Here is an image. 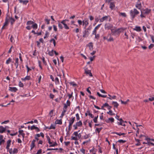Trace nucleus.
Instances as JSON below:
<instances>
[{"label": "nucleus", "instance_id": "f257e3e1", "mask_svg": "<svg viewBox=\"0 0 154 154\" xmlns=\"http://www.w3.org/2000/svg\"><path fill=\"white\" fill-rule=\"evenodd\" d=\"M130 14L131 17L133 19L136 15L139 14V12L135 8L133 10H131L130 12Z\"/></svg>", "mask_w": 154, "mask_h": 154}, {"label": "nucleus", "instance_id": "f03ea898", "mask_svg": "<svg viewBox=\"0 0 154 154\" xmlns=\"http://www.w3.org/2000/svg\"><path fill=\"white\" fill-rule=\"evenodd\" d=\"M75 117H73L70 119L69 120V125L68 126L69 130L70 131L71 130L72 128V126L75 121Z\"/></svg>", "mask_w": 154, "mask_h": 154}, {"label": "nucleus", "instance_id": "7ed1b4c3", "mask_svg": "<svg viewBox=\"0 0 154 154\" xmlns=\"http://www.w3.org/2000/svg\"><path fill=\"white\" fill-rule=\"evenodd\" d=\"M82 125V123L81 121H79L78 122H76L75 124L73 125V127L75 130H76L78 128V127H81Z\"/></svg>", "mask_w": 154, "mask_h": 154}, {"label": "nucleus", "instance_id": "20e7f679", "mask_svg": "<svg viewBox=\"0 0 154 154\" xmlns=\"http://www.w3.org/2000/svg\"><path fill=\"white\" fill-rule=\"evenodd\" d=\"M123 30H124V29L122 28H120L116 29H111L112 32L113 33L118 32V33H119Z\"/></svg>", "mask_w": 154, "mask_h": 154}, {"label": "nucleus", "instance_id": "39448f33", "mask_svg": "<svg viewBox=\"0 0 154 154\" xmlns=\"http://www.w3.org/2000/svg\"><path fill=\"white\" fill-rule=\"evenodd\" d=\"M70 103H71L70 101L68 100L66 101V103L64 104V106L63 108V109L67 110V107L68 106H70Z\"/></svg>", "mask_w": 154, "mask_h": 154}, {"label": "nucleus", "instance_id": "423d86ee", "mask_svg": "<svg viewBox=\"0 0 154 154\" xmlns=\"http://www.w3.org/2000/svg\"><path fill=\"white\" fill-rule=\"evenodd\" d=\"M113 27V25L112 24L108 23H106L105 25V28L106 29H111Z\"/></svg>", "mask_w": 154, "mask_h": 154}, {"label": "nucleus", "instance_id": "0eeeda50", "mask_svg": "<svg viewBox=\"0 0 154 154\" xmlns=\"http://www.w3.org/2000/svg\"><path fill=\"white\" fill-rule=\"evenodd\" d=\"M88 19H85L83 21V25L85 26L84 28L86 29L87 26L88 25Z\"/></svg>", "mask_w": 154, "mask_h": 154}, {"label": "nucleus", "instance_id": "6e6552de", "mask_svg": "<svg viewBox=\"0 0 154 154\" xmlns=\"http://www.w3.org/2000/svg\"><path fill=\"white\" fill-rule=\"evenodd\" d=\"M110 17L109 16H105L102 18L100 19V22H103L104 21H106Z\"/></svg>", "mask_w": 154, "mask_h": 154}, {"label": "nucleus", "instance_id": "1a4fd4ad", "mask_svg": "<svg viewBox=\"0 0 154 154\" xmlns=\"http://www.w3.org/2000/svg\"><path fill=\"white\" fill-rule=\"evenodd\" d=\"M89 31H86L85 30L83 32L82 36L84 38H87L88 37L89 34Z\"/></svg>", "mask_w": 154, "mask_h": 154}, {"label": "nucleus", "instance_id": "9d476101", "mask_svg": "<svg viewBox=\"0 0 154 154\" xmlns=\"http://www.w3.org/2000/svg\"><path fill=\"white\" fill-rule=\"evenodd\" d=\"M66 20H63L61 21V23L64 25V27L66 29H69V27L67 26V24L65 22Z\"/></svg>", "mask_w": 154, "mask_h": 154}, {"label": "nucleus", "instance_id": "9b49d317", "mask_svg": "<svg viewBox=\"0 0 154 154\" xmlns=\"http://www.w3.org/2000/svg\"><path fill=\"white\" fill-rule=\"evenodd\" d=\"M66 20H63L61 21V23L64 25V27L66 29H69V27L67 26V24L65 22Z\"/></svg>", "mask_w": 154, "mask_h": 154}, {"label": "nucleus", "instance_id": "f8f14e48", "mask_svg": "<svg viewBox=\"0 0 154 154\" xmlns=\"http://www.w3.org/2000/svg\"><path fill=\"white\" fill-rule=\"evenodd\" d=\"M85 73L86 74H88L91 77L92 76V75L91 72L90 70H88L87 69H85Z\"/></svg>", "mask_w": 154, "mask_h": 154}, {"label": "nucleus", "instance_id": "ddd939ff", "mask_svg": "<svg viewBox=\"0 0 154 154\" xmlns=\"http://www.w3.org/2000/svg\"><path fill=\"white\" fill-rule=\"evenodd\" d=\"M8 24V20L7 17L5 20V22L4 23L3 26L2 28V29H5V26H7Z\"/></svg>", "mask_w": 154, "mask_h": 154}, {"label": "nucleus", "instance_id": "4468645a", "mask_svg": "<svg viewBox=\"0 0 154 154\" xmlns=\"http://www.w3.org/2000/svg\"><path fill=\"white\" fill-rule=\"evenodd\" d=\"M3 136L2 135H0V145H1L2 144H3L5 142V140L3 139Z\"/></svg>", "mask_w": 154, "mask_h": 154}, {"label": "nucleus", "instance_id": "2eb2a0df", "mask_svg": "<svg viewBox=\"0 0 154 154\" xmlns=\"http://www.w3.org/2000/svg\"><path fill=\"white\" fill-rule=\"evenodd\" d=\"M150 10L147 8L144 10H143V11L142 12H143V14H147L150 12Z\"/></svg>", "mask_w": 154, "mask_h": 154}, {"label": "nucleus", "instance_id": "dca6fc26", "mask_svg": "<svg viewBox=\"0 0 154 154\" xmlns=\"http://www.w3.org/2000/svg\"><path fill=\"white\" fill-rule=\"evenodd\" d=\"M30 129L31 130H32L33 129H35L37 132H38L40 131L39 129L37 127L35 126V125H33L30 128Z\"/></svg>", "mask_w": 154, "mask_h": 154}, {"label": "nucleus", "instance_id": "f3484780", "mask_svg": "<svg viewBox=\"0 0 154 154\" xmlns=\"http://www.w3.org/2000/svg\"><path fill=\"white\" fill-rule=\"evenodd\" d=\"M23 130H20L19 131V134L18 135L19 137H20V135H21L23 137V138H24L25 136V134L23 133Z\"/></svg>", "mask_w": 154, "mask_h": 154}, {"label": "nucleus", "instance_id": "a211bd4d", "mask_svg": "<svg viewBox=\"0 0 154 154\" xmlns=\"http://www.w3.org/2000/svg\"><path fill=\"white\" fill-rule=\"evenodd\" d=\"M35 140H33L32 141L30 145L31 150H32L33 149V148L35 147Z\"/></svg>", "mask_w": 154, "mask_h": 154}, {"label": "nucleus", "instance_id": "6ab92c4d", "mask_svg": "<svg viewBox=\"0 0 154 154\" xmlns=\"http://www.w3.org/2000/svg\"><path fill=\"white\" fill-rule=\"evenodd\" d=\"M14 65L16 66V68L17 69L19 65V59L18 58H16Z\"/></svg>", "mask_w": 154, "mask_h": 154}, {"label": "nucleus", "instance_id": "aec40b11", "mask_svg": "<svg viewBox=\"0 0 154 154\" xmlns=\"http://www.w3.org/2000/svg\"><path fill=\"white\" fill-rule=\"evenodd\" d=\"M9 20L11 25H13L15 21V20L13 18L11 17H9Z\"/></svg>", "mask_w": 154, "mask_h": 154}, {"label": "nucleus", "instance_id": "412c9836", "mask_svg": "<svg viewBox=\"0 0 154 154\" xmlns=\"http://www.w3.org/2000/svg\"><path fill=\"white\" fill-rule=\"evenodd\" d=\"M11 140H8L7 142V146H6V149H9V147L10 146V145H11Z\"/></svg>", "mask_w": 154, "mask_h": 154}, {"label": "nucleus", "instance_id": "4be33fe9", "mask_svg": "<svg viewBox=\"0 0 154 154\" xmlns=\"http://www.w3.org/2000/svg\"><path fill=\"white\" fill-rule=\"evenodd\" d=\"M5 128L3 127L2 126H0V133H3L6 130Z\"/></svg>", "mask_w": 154, "mask_h": 154}, {"label": "nucleus", "instance_id": "5701e85b", "mask_svg": "<svg viewBox=\"0 0 154 154\" xmlns=\"http://www.w3.org/2000/svg\"><path fill=\"white\" fill-rule=\"evenodd\" d=\"M119 122H118L119 124L123 126H125V125L124 122V121L122 120V119H120L119 120Z\"/></svg>", "mask_w": 154, "mask_h": 154}, {"label": "nucleus", "instance_id": "b1692460", "mask_svg": "<svg viewBox=\"0 0 154 154\" xmlns=\"http://www.w3.org/2000/svg\"><path fill=\"white\" fill-rule=\"evenodd\" d=\"M9 90L11 91L16 92L17 90V89L16 87H9Z\"/></svg>", "mask_w": 154, "mask_h": 154}, {"label": "nucleus", "instance_id": "393cba45", "mask_svg": "<svg viewBox=\"0 0 154 154\" xmlns=\"http://www.w3.org/2000/svg\"><path fill=\"white\" fill-rule=\"evenodd\" d=\"M19 2L20 3H23L24 5H26L29 2L28 0L23 1L22 0H19Z\"/></svg>", "mask_w": 154, "mask_h": 154}, {"label": "nucleus", "instance_id": "a878e982", "mask_svg": "<svg viewBox=\"0 0 154 154\" xmlns=\"http://www.w3.org/2000/svg\"><path fill=\"white\" fill-rule=\"evenodd\" d=\"M133 29L138 32H140L141 30L140 27L138 26H136Z\"/></svg>", "mask_w": 154, "mask_h": 154}, {"label": "nucleus", "instance_id": "bb28decb", "mask_svg": "<svg viewBox=\"0 0 154 154\" xmlns=\"http://www.w3.org/2000/svg\"><path fill=\"white\" fill-rule=\"evenodd\" d=\"M112 104L114 105V107H116V108H117L118 106H119L118 103L116 102L115 101H113L112 102Z\"/></svg>", "mask_w": 154, "mask_h": 154}, {"label": "nucleus", "instance_id": "cd10ccee", "mask_svg": "<svg viewBox=\"0 0 154 154\" xmlns=\"http://www.w3.org/2000/svg\"><path fill=\"white\" fill-rule=\"evenodd\" d=\"M55 123L56 124L61 125L62 124V119H60V120H58V119L57 120L55 121Z\"/></svg>", "mask_w": 154, "mask_h": 154}, {"label": "nucleus", "instance_id": "c85d7f7f", "mask_svg": "<svg viewBox=\"0 0 154 154\" xmlns=\"http://www.w3.org/2000/svg\"><path fill=\"white\" fill-rule=\"evenodd\" d=\"M31 77L29 76H26L24 78H22V80L23 81H25L26 80H29L30 79Z\"/></svg>", "mask_w": 154, "mask_h": 154}, {"label": "nucleus", "instance_id": "c756f323", "mask_svg": "<svg viewBox=\"0 0 154 154\" xmlns=\"http://www.w3.org/2000/svg\"><path fill=\"white\" fill-rule=\"evenodd\" d=\"M102 128H97L95 130L96 132H97L98 134H99L100 132V131L102 129Z\"/></svg>", "mask_w": 154, "mask_h": 154}, {"label": "nucleus", "instance_id": "7c9ffc66", "mask_svg": "<svg viewBox=\"0 0 154 154\" xmlns=\"http://www.w3.org/2000/svg\"><path fill=\"white\" fill-rule=\"evenodd\" d=\"M136 7L139 9H140L141 8V4H137L136 5Z\"/></svg>", "mask_w": 154, "mask_h": 154}, {"label": "nucleus", "instance_id": "2f4dec72", "mask_svg": "<svg viewBox=\"0 0 154 154\" xmlns=\"http://www.w3.org/2000/svg\"><path fill=\"white\" fill-rule=\"evenodd\" d=\"M115 4L114 2H112L110 3V8L112 9L115 7Z\"/></svg>", "mask_w": 154, "mask_h": 154}, {"label": "nucleus", "instance_id": "473e14b6", "mask_svg": "<svg viewBox=\"0 0 154 154\" xmlns=\"http://www.w3.org/2000/svg\"><path fill=\"white\" fill-rule=\"evenodd\" d=\"M107 113L111 116L115 115V114L113 113L111 109L109 110V111L107 112Z\"/></svg>", "mask_w": 154, "mask_h": 154}, {"label": "nucleus", "instance_id": "72a5a7b5", "mask_svg": "<svg viewBox=\"0 0 154 154\" xmlns=\"http://www.w3.org/2000/svg\"><path fill=\"white\" fill-rule=\"evenodd\" d=\"M97 94L99 97H106V95H103L101 94H100L99 92H97Z\"/></svg>", "mask_w": 154, "mask_h": 154}, {"label": "nucleus", "instance_id": "f704fd0d", "mask_svg": "<svg viewBox=\"0 0 154 154\" xmlns=\"http://www.w3.org/2000/svg\"><path fill=\"white\" fill-rule=\"evenodd\" d=\"M89 46L90 50H92L93 49V45L92 42H90L89 44Z\"/></svg>", "mask_w": 154, "mask_h": 154}, {"label": "nucleus", "instance_id": "c9c22d12", "mask_svg": "<svg viewBox=\"0 0 154 154\" xmlns=\"http://www.w3.org/2000/svg\"><path fill=\"white\" fill-rule=\"evenodd\" d=\"M47 138V140L48 141V143L50 144H52V142H51V139H50V137H49L48 136H46Z\"/></svg>", "mask_w": 154, "mask_h": 154}, {"label": "nucleus", "instance_id": "e433bc0d", "mask_svg": "<svg viewBox=\"0 0 154 154\" xmlns=\"http://www.w3.org/2000/svg\"><path fill=\"white\" fill-rule=\"evenodd\" d=\"M62 24V23H61V22H58V26L59 27V28L60 29H62L63 28Z\"/></svg>", "mask_w": 154, "mask_h": 154}, {"label": "nucleus", "instance_id": "4c0bfd02", "mask_svg": "<svg viewBox=\"0 0 154 154\" xmlns=\"http://www.w3.org/2000/svg\"><path fill=\"white\" fill-rule=\"evenodd\" d=\"M12 60V59L10 57H9L8 59L6 60V63L7 64H8L11 62Z\"/></svg>", "mask_w": 154, "mask_h": 154}, {"label": "nucleus", "instance_id": "58836bf2", "mask_svg": "<svg viewBox=\"0 0 154 154\" xmlns=\"http://www.w3.org/2000/svg\"><path fill=\"white\" fill-rule=\"evenodd\" d=\"M50 147H53L57 145V144L56 142H54L53 143H52V144H50Z\"/></svg>", "mask_w": 154, "mask_h": 154}, {"label": "nucleus", "instance_id": "ea45409f", "mask_svg": "<svg viewBox=\"0 0 154 154\" xmlns=\"http://www.w3.org/2000/svg\"><path fill=\"white\" fill-rule=\"evenodd\" d=\"M53 42V44H54V47H55V46H56V42H55V40L54 39H53V38L51 39L50 40V42Z\"/></svg>", "mask_w": 154, "mask_h": 154}, {"label": "nucleus", "instance_id": "a19ab883", "mask_svg": "<svg viewBox=\"0 0 154 154\" xmlns=\"http://www.w3.org/2000/svg\"><path fill=\"white\" fill-rule=\"evenodd\" d=\"M32 27L33 29H37V25L36 23H34L32 25Z\"/></svg>", "mask_w": 154, "mask_h": 154}, {"label": "nucleus", "instance_id": "79ce46f5", "mask_svg": "<svg viewBox=\"0 0 154 154\" xmlns=\"http://www.w3.org/2000/svg\"><path fill=\"white\" fill-rule=\"evenodd\" d=\"M119 15L122 16L123 17H126V15L125 13H119Z\"/></svg>", "mask_w": 154, "mask_h": 154}, {"label": "nucleus", "instance_id": "37998d69", "mask_svg": "<svg viewBox=\"0 0 154 154\" xmlns=\"http://www.w3.org/2000/svg\"><path fill=\"white\" fill-rule=\"evenodd\" d=\"M54 51L52 50L51 51L48 52V54L50 56H53L54 55Z\"/></svg>", "mask_w": 154, "mask_h": 154}, {"label": "nucleus", "instance_id": "c03bdc74", "mask_svg": "<svg viewBox=\"0 0 154 154\" xmlns=\"http://www.w3.org/2000/svg\"><path fill=\"white\" fill-rule=\"evenodd\" d=\"M34 23V22L31 20L28 21L27 22L26 24L27 25H31Z\"/></svg>", "mask_w": 154, "mask_h": 154}, {"label": "nucleus", "instance_id": "a18cd8bd", "mask_svg": "<svg viewBox=\"0 0 154 154\" xmlns=\"http://www.w3.org/2000/svg\"><path fill=\"white\" fill-rule=\"evenodd\" d=\"M55 128V127L54 125L53 124H51L50 126L49 127V129H54Z\"/></svg>", "mask_w": 154, "mask_h": 154}, {"label": "nucleus", "instance_id": "49530a36", "mask_svg": "<svg viewBox=\"0 0 154 154\" xmlns=\"http://www.w3.org/2000/svg\"><path fill=\"white\" fill-rule=\"evenodd\" d=\"M55 81L56 83L57 84H59V80L58 78L56 77L55 79Z\"/></svg>", "mask_w": 154, "mask_h": 154}, {"label": "nucleus", "instance_id": "de8ad7c7", "mask_svg": "<svg viewBox=\"0 0 154 154\" xmlns=\"http://www.w3.org/2000/svg\"><path fill=\"white\" fill-rule=\"evenodd\" d=\"M98 118V116H97L96 117H95L93 119V121L95 123L97 122V119Z\"/></svg>", "mask_w": 154, "mask_h": 154}, {"label": "nucleus", "instance_id": "09e8293b", "mask_svg": "<svg viewBox=\"0 0 154 154\" xmlns=\"http://www.w3.org/2000/svg\"><path fill=\"white\" fill-rule=\"evenodd\" d=\"M88 113V115L90 116L91 118H93L94 117V116L91 114L89 111H87Z\"/></svg>", "mask_w": 154, "mask_h": 154}, {"label": "nucleus", "instance_id": "8fccbe9b", "mask_svg": "<svg viewBox=\"0 0 154 154\" xmlns=\"http://www.w3.org/2000/svg\"><path fill=\"white\" fill-rule=\"evenodd\" d=\"M18 150L16 148H14L13 150V154H15V153H17L18 152Z\"/></svg>", "mask_w": 154, "mask_h": 154}, {"label": "nucleus", "instance_id": "3c124183", "mask_svg": "<svg viewBox=\"0 0 154 154\" xmlns=\"http://www.w3.org/2000/svg\"><path fill=\"white\" fill-rule=\"evenodd\" d=\"M67 111L66 110H65L64 109H63V111L62 112L61 115L62 116H64L65 115V113Z\"/></svg>", "mask_w": 154, "mask_h": 154}, {"label": "nucleus", "instance_id": "603ef678", "mask_svg": "<svg viewBox=\"0 0 154 154\" xmlns=\"http://www.w3.org/2000/svg\"><path fill=\"white\" fill-rule=\"evenodd\" d=\"M100 19H99V18L98 17H97V16H96L95 17V21L97 23L98 22V21H99V20H100Z\"/></svg>", "mask_w": 154, "mask_h": 154}, {"label": "nucleus", "instance_id": "864d4df0", "mask_svg": "<svg viewBox=\"0 0 154 154\" xmlns=\"http://www.w3.org/2000/svg\"><path fill=\"white\" fill-rule=\"evenodd\" d=\"M71 140H78L77 137H72Z\"/></svg>", "mask_w": 154, "mask_h": 154}, {"label": "nucleus", "instance_id": "5fc2aeb1", "mask_svg": "<svg viewBox=\"0 0 154 154\" xmlns=\"http://www.w3.org/2000/svg\"><path fill=\"white\" fill-rule=\"evenodd\" d=\"M76 117V119L77 121L79 120L80 119V117L78 113H77L75 115Z\"/></svg>", "mask_w": 154, "mask_h": 154}, {"label": "nucleus", "instance_id": "6e6d98bb", "mask_svg": "<svg viewBox=\"0 0 154 154\" xmlns=\"http://www.w3.org/2000/svg\"><path fill=\"white\" fill-rule=\"evenodd\" d=\"M110 100H112V99H116V96L114 95L112 96L111 97H107Z\"/></svg>", "mask_w": 154, "mask_h": 154}, {"label": "nucleus", "instance_id": "4d7b16f0", "mask_svg": "<svg viewBox=\"0 0 154 154\" xmlns=\"http://www.w3.org/2000/svg\"><path fill=\"white\" fill-rule=\"evenodd\" d=\"M42 61H43V62L44 64L46 65H47V63H46V61L45 60V59L44 57H43L42 58Z\"/></svg>", "mask_w": 154, "mask_h": 154}, {"label": "nucleus", "instance_id": "13d9d810", "mask_svg": "<svg viewBox=\"0 0 154 154\" xmlns=\"http://www.w3.org/2000/svg\"><path fill=\"white\" fill-rule=\"evenodd\" d=\"M53 27L54 30L55 32L57 31V26L56 25H53Z\"/></svg>", "mask_w": 154, "mask_h": 154}, {"label": "nucleus", "instance_id": "bf43d9fd", "mask_svg": "<svg viewBox=\"0 0 154 154\" xmlns=\"http://www.w3.org/2000/svg\"><path fill=\"white\" fill-rule=\"evenodd\" d=\"M19 85L20 87H23V84L20 81L19 82Z\"/></svg>", "mask_w": 154, "mask_h": 154}, {"label": "nucleus", "instance_id": "052dcab7", "mask_svg": "<svg viewBox=\"0 0 154 154\" xmlns=\"http://www.w3.org/2000/svg\"><path fill=\"white\" fill-rule=\"evenodd\" d=\"M45 21L47 22V24H49L50 23V20L48 19H45Z\"/></svg>", "mask_w": 154, "mask_h": 154}, {"label": "nucleus", "instance_id": "680f3d73", "mask_svg": "<svg viewBox=\"0 0 154 154\" xmlns=\"http://www.w3.org/2000/svg\"><path fill=\"white\" fill-rule=\"evenodd\" d=\"M80 131L79 130L78 131H75L74 132L73 134L74 135L75 137H77L78 135V132Z\"/></svg>", "mask_w": 154, "mask_h": 154}, {"label": "nucleus", "instance_id": "e2e57ef3", "mask_svg": "<svg viewBox=\"0 0 154 154\" xmlns=\"http://www.w3.org/2000/svg\"><path fill=\"white\" fill-rule=\"evenodd\" d=\"M26 68H27V72L28 73V72H29L31 70V69H30L29 68V67L28 66V65H26Z\"/></svg>", "mask_w": 154, "mask_h": 154}, {"label": "nucleus", "instance_id": "0e129e2a", "mask_svg": "<svg viewBox=\"0 0 154 154\" xmlns=\"http://www.w3.org/2000/svg\"><path fill=\"white\" fill-rule=\"evenodd\" d=\"M10 41H11V42L12 43H13L14 42V38L12 36H11V37L10 38Z\"/></svg>", "mask_w": 154, "mask_h": 154}, {"label": "nucleus", "instance_id": "69168bd1", "mask_svg": "<svg viewBox=\"0 0 154 154\" xmlns=\"http://www.w3.org/2000/svg\"><path fill=\"white\" fill-rule=\"evenodd\" d=\"M114 39L112 37H110L108 39V41L109 42L113 41Z\"/></svg>", "mask_w": 154, "mask_h": 154}, {"label": "nucleus", "instance_id": "338daca9", "mask_svg": "<svg viewBox=\"0 0 154 154\" xmlns=\"http://www.w3.org/2000/svg\"><path fill=\"white\" fill-rule=\"evenodd\" d=\"M91 26H89L87 29L85 30L86 31H90L91 29Z\"/></svg>", "mask_w": 154, "mask_h": 154}, {"label": "nucleus", "instance_id": "774afa93", "mask_svg": "<svg viewBox=\"0 0 154 154\" xmlns=\"http://www.w3.org/2000/svg\"><path fill=\"white\" fill-rule=\"evenodd\" d=\"M150 37L152 39V42L154 43V36L150 35Z\"/></svg>", "mask_w": 154, "mask_h": 154}]
</instances>
